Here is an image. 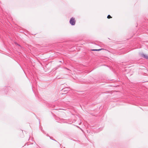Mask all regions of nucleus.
<instances>
[{"label": "nucleus", "instance_id": "obj_1", "mask_svg": "<svg viewBox=\"0 0 148 148\" xmlns=\"http://www.w3.org/2000/svg\"><path fill=\"white\" fill-rule=\"evenodd\" d=\"M70 23L72 25H74L75 24V18L72 17L71 18L70 20Z\"/></svg>", "mask_w": 148, "mask_h": 148}, {"label": "nucleus", "instance_id": "obj_2", "mask_svg": "<svg viewBox=\"0 0 148 148\" xmlns=\"http://www.w3.org/2000/svg\"><path fill=\"white\" fill-rule=\"evenodd\" d=\"M141 55L142 57L146 59H148V56L147 55L145 54L144 53H141Z\"/></svg>", "mask_w": 148, "mask_h": 148}, {"label": "nucleus", "instance_id": "obj_3", "mask_svg": "<svg viewBox=\"0 0 148 148\" xmlns=\"http://www.w3.org/2000/svg\"><path fill=\"white\" fill-rule=\"evenodd\" d=\"M69 88H63L62 90L64 91H67H67L69 90Z\"/></svg>", "mask_w": 148, "mask_h": 148}, {"label": "nucleus", "instance_id": "obj_4", "mask_svg": "<svg viewBox=\"0 0 148 148\" xmlns=\"http://www.w3.org/2000/svg\"><path fill=\"white\" fill-rule=\"evenodd\" d=\"M102 49H92V51H99L101 50Z\"/></svg>", "mask_w": 148, "mask_h": 148}, {"label": "nucleus", "instance_id": "obj_5", "mask_svg": "<svg viewBox=\"0 0 148 148\" xmlns=\"http://www.w3.org/2000/svg\"><path fill=\"white\" fill-rule=\"evenodd\" d=\"M107 18H112V17L110 15H108V16H107Z\"/></svg>", "mask_w": 148, "mask_h": 148}, {"label": "nucleus", "instance_id": "obj_6", "mask_svg": "<svg viewBox=\"0 0 148 148\" xmlns=\"http://www.w3.org/2000/svg\"><path fill=\"white\" fill-rule=\"evenodd\" d=\"M49 137L52 140H53V138L52 137H50V136H49Z\"/></svg>", "mask_w": 148, "mask_h": 148}, {"label": "nucleus", "instance_id": "obj_7", "mask_svg": "<svg viewBox=\"0 0 148 148\" xmlns=\"http://www.w3.org/2000/svg\"><path fill=\"white\" fill-rule=\"evenodd\" d=\"M53 140H54L55 141H56V142H57V141L56 140H55V139H53Z\"/></svg>", "mask_w": 148, "mask_h": 148}, {"label": "nucleus", "instance_id": "obj_8", "mask_svg": "<svg viewBox=\"0 0 148 148\" xmlns=\"http://www.w3.org/2000/svg\"><path fill=\"white\" fill-rule=\"evenodd\" d=\"M47 136H49V137L50 136H49L47 134Z\"/></svg>", "mask_w": 148, "mask_h": 148}]
</instances>
